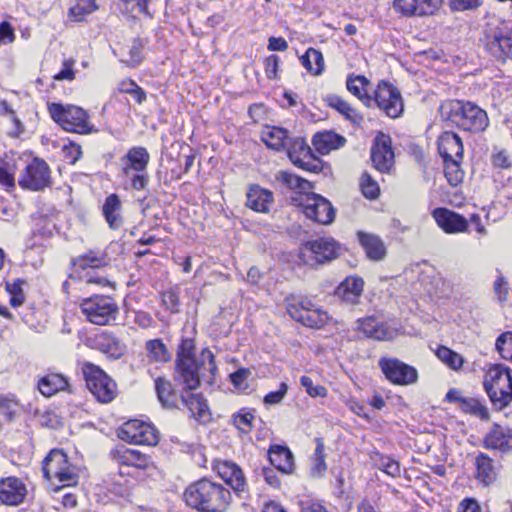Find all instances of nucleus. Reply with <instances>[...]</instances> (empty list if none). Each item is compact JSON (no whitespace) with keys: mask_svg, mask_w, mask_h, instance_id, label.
<instances>
[{"mask_svg":"<svg viewBox=\"0 0 512 512\" xmlns=\"http://www.w3.org/2000/svg\"><path fill=\"white\" fill-rule=\"evenodd\" d=\"M280 58L277 55H270L265 60V73L269 79L278 77Z\"/></svg>","mask_w":512,"mask_h":512,"instance_id":"nucleus-60","label":"nucleus"},{"mask_svg":"<svg viewBox=\"0 0 512 512\" xmlns=\"http://www.w3.org/2000/svg\"><path fill=\"white\" fill-rule=\"evenodd\" d=\"M463 159L443 160L445 166V176L449 184L453 187L458 186L464 179V171L461 169Z\"/></svg>","mask_w":512,"mask_h":512,"instance_id":"nucleus-46","label":"nucleus"},{"mask_svg":"<svg viewBox=\"0 0 512 512\" xmlns=\"http://www.w3.org/2000/svg\"><path fill=\"white\" fill-rule=\"evenodd\" d=\"M489 398L496 409L502 410L512 401V387H508V389H499L497 390L496 395H491Z\"/></svg>","mask_w":512,"mask_h":512,"instance_id":"nucleus-53","label":"nucleus"},{"mask_svg":"<svg viewBox=\"0 0 512 512\" xmlns=\"http://www.w3.org/2000/svg\"><path fill=\"white\" fill-rule=\"evenodd\" d=\"M143 47V42L139 38H135L131 41L130 45L122 47L119 53L114 51V54L119 56L120 61L128 67L135 68L143 61Z\"/></svg>","mask_w":512,"mask_h":512,"instance_id":"nucleus-35","label":"nucleus"},{"mask_svg":"<svg viewBox=\"0 0 512 512\" xmlns=\"http://www.w3.org/2000/svg\"><path fill=\"white\" fill-rule=\"evenodd\" d=\"M270 463L279 471L291 474L294 471V457L290 449L282 445H272L268 451Z\"/></svg>","mask_w":512,"mask_h":512,"instance_id":"nucleus-31","label":"nucleus"},{"mask_svg":"<svg viewBox=\"0 0 512 512\" xmlns=\"http://www.w3.org/2000/svg\"><path fill=\"white\" fill-rule=\"evenodd\" d=\"M303 209L306 217L320 224H330L335 218V210L331 203L318 194L306 196Z\"/></svg>","mask_w":512,"mask_h":512,"instance_id":"nucleus-18","label":"nucleus"},{"mask_svg":"<svg viewBox=\"0 0 512 512\" xmlns=\"http://www.w3.org/2000/svg\"><path fill=\"white\" fill-rule=\"evenodd\" d=\"M477 479L484 485L491 484L496 479V472L492 460L484 453L476 457Z\"/></svg>","mask_w":512,"mask_h":512,"instance_id":"nucleus-42","label":"nucleus"},{"mask_svg":"<svg viewBox=\"0 0 512 512\" xmlns=\"http://www.w3.org/2000/svg\"><path fill=\"white\" fill-rule=\"evenodd\" d=\"M371 160L378 171L382 173L390 171L394 164V152L388 135L379 133L376 136L371 149Z\"/></svg>","mask_w":512,"mask_h":512,"instance_id":"nucleus-19","label":"nucleus"},{"mask_svg":"<svg viewBox=\"0 0 512 512\" xmlns=\"http://www.w3.org/2000/svg\"><path fill=\"white\" fill-rule=\"evenodd\" d=\"M340 246L331 237H321L307 241L300 249V258L308 265H320L339 256Z\"/></svg>","mask_w":512,"mask_h":512,"instance_id":"nucleus-9","label":"nucleus"},{"mask_svg":"<svg viewBox=\"0 0 512 512\" xmlns=\"http://www.w3.org/2000/svg\"><path fill=\"white\" fill-rule=\"evenodd\" d=\"M379 467L386 474L392 477H398L401 472L399 463L390 457H382L380 459Z\"/></svg>","mask_w":512,"mask_h":512,"instance_id":"nucleus-59","label":"nucleus"},{"mask_svg":"<svg viewBox=\"0 0 512 512\" xmlns=\"http://www.w3.org/2000/svg\"><path fill=\"white\" fill-rule=\"evenodd\" d=\"M23 284L24 281L21 279H17L13 283H6V290L11 295L10 304L12 307H19L24 303Z\"/></svg>","mask_w":512,"mask_h":512,"instance_id":"nucleus-50","label":"nucleus"},{"mask_svg":"<svg viewBox=\"0 0 512 512\" xmlns=\"http://www.w3.org/2000/svg\"><path fill=\"white\" fill-rule=\"evenodd\" d=\"M300 383L311 397H325L327 395V389L322 385H314L312 379L308 376H302Z\"/></svg>","mask_w":512,"mask_h":512,"instance_id":"nucleus-55","label":"nucleus"},{"mask_svg":"<svg viewBox=\"0 0 512 512\" xmlns=\"http://www.w3.org/2000/svg\"><path fill=\"white\" fill-rule=\"evenodd\" d=\"M357 236L361 246L371 260L379 261L384 258L386 248L378 236L365 232H358Z\"/></svg>","mask_w":512,"mask_h":512,"instance_id":"nucleus-34","label":"nucleus"},{"mask_svg":"<svg viewBox=\"0 0 512 512\" xmlns=\"http://www.w3.org/2000/svg\"><path fill=\"white\" fill-rule=\"evenodd\" d=\"M0 185L6 189H10L15 186L14 171L5 163H0Z\"/></svg>","mask_w":512,"mask_h":512,"instance_id":"nucleus-57","label":"nucleus"},{"mask_svg":"<svg viewBox=\"0 0 512 512\" xmlns=\"http://www.w3.org/2000/svg\"><path fill=\"white\" fill-rule=\"evenodd\" d=\"M108 264L105 253L90 250L72 260L70 278L85 281L87 284H96L100 287H111L114 283L95 273L96 269Z\"/></svg>","mask_w":512,"mask_h":512,"instance_id":"nucleus-4","label":"nucleus"},{"mask_svg":"<svg viewBox=\"0 0 512 512\" xmlns=\"http://www.w3.org/2000/svg\"><path fill=\"white\" fill-rule=\"evenodd\" d=\"M508 387H512V376L508 367L498 364L488 370L484 379L488 396L496 395L497 390Z\"/></svg>","mask_w":512,"mask_h":512,"instance_id":"nucleus-24","label":"nucleus"},{"mask_svg":"<svg viewBox=\"0 0 512 512\" xmlns=\"http://www.w3.org/2000/svg\"><path fill=\"white\" fill-rule=\"evenodd\" d=\"M219 476L242 499L248 498V487L242 469L233 462L224 461L217 468Z\"/></svg>","mask_w":512,"mask_h":512,"instance_id":"nucleus-20","label":"nucleus"},{"mask_svg":"<svg viewBox=\"0 0 512 512\" xmlns=\"http://www.w3.org/2000/svg\"><path fill=\"white\" fill-rule=\"evenodd\" d=\"M379 366L385 377L393 384L410 385L417 381L416 369L396 358L383 357L379 361Z\"/></svg>","mask_w":512,"mask_h":512,"instance_id":"nucleus-15","label":"nucleus"},{"mask_svg":"<svg viewBox=\"0 0 512 512\" xmlns=\"http://www.w3.org/2000/svg\"><path fill=\"white\" fill-rule=\"evenodd\" d=\"M364 281L360 277H347L335 290V295L343 302L355 305L363 292Z\"/></svg>","mask_w":512,"mask_h":512,"instance_id":"nucleus-28","label":"nucleus"},{"mask_svg":"<svg viewBox=\"0 0 512 512\" xmlns=\"http://www.w3.org/2000/svg\"><path fill=\"white\" fill-rule=\"evenodd\" d=\"M377 107L390 118H398L404 111V103L400 91L391 83L381 80L372 97Z\"/></svg>","mask_w":512,"mask_h":512,"instance_id":"nucleus-12","label":"nucleus"},{"mask_svg":"<svg viewBox=\"0 0 512 512\" xmlns=\"http://www.w3.org/2000/svg\"><path fill=\"white\" fill-rule=\"evenodd\" d=\"M230 499L227 489L206 478L190 484L183 494L186 505L198 512H225Z\"/></svg>","mask_w":512,"mask_h":512,"instance_id":"nucleus-1","label":"nucleus"},{"mask_svg":"<svg viewBox=\"0 0 512 512\" xmlns=\"http://www.w3.org/2000/svg\"><path fill=\"white\" fill-rule=\"evenodd\" d=\"M84 343L87 348L98 350L99 352H111L123 348L122 342L107 331L88 335Z\"/></svg>","mask_w":512,"mask_h":512,"instance_id":"nucleus-30","label":"nucleus"},{"mask_svg":"<svg viewBox=\"0 0 512 512\" xmlns=\"http://www.w3.org/2000/svg\"><path fill=\"white\" fill-rule=\"evenodd\" d=\"M155 389L157 392V397L165 408H178V402L180 401V397L177 392L172 388V384L170 381L164 378H157L155 380Z\"/></svg>","mask_w":512,"mask_h":512,"instance_id":"nucleus-37","label":"nucleus"},{"mask_svg":"<svg viewBox=\"0 0 512 512\" xmlns=\"http://www.w3.org/2000/svg\"><path fill=\"white\" fill-rule=\"evenodd\" d=\"M478 502L473 498H465L459 504L457 512H480Z\"/></svg>","mask_w":512,"mask_h":512,"instance_id":"nucleus-64","label":"nucleus"},{"mask_svg":"<svg viewBox=\"0 0 512 512\" xmlns=\"http://www.w3.org/2000/svg\"><path fill=\"white\" fill-rule=\"evenodd\" d=\"M80 310L88 322L99 326L111 325L119 316L118 303L109 295L94 294L82 299Z\"/></svg>","mask_w":512,"mask_h":512,"instance_id":"nucleus-5","label":"nucleus"},{"mask_svg":"<svg viewBox=\"0 0 512 512\" xmlns=\"http://www.w3.org/2000/svg\"><path fill=\"white\" fill-rule=\"evenodd\" d=\"M300 60L305 69L313 75H320L324 70V58L317 49H307Z\"/></svg>","mask_w":512,"mask_h":512,"instance_id":"nucleus-45","label":"nucleus"},{"mask_svg":"<svg viewBox=\"0 0 512 512\" xmlns=\"http://www.w3.org/2000/svg\"><path fill=\"white\" fill-rule=\"evenodd\" d=\"M441 0H395L394 8L407 16H430L440 8Z\"/></svg>","mask_w":512,"mask_h":512,"instance_id":"nucleus-22","label":"nucleus"},{"mask_svg":"<svg viewBox=\"0 0 512 512\" xmlns=\"http://www.w3.org/2000/svg\"><path fill=\"white\" fill-rule=\"evenodd\" d=\"M495 348L497 352H512V332L502 333L496 340Z\"/></svg>","mask_w":512,"mask_h":512,"instance_id":"nucleus-62","label":"nucleus"},{"mask_svg":"<svg viewBox=\"0 0 512 512\" xmlns=\"http://www.w3.org/2000/svg\"><path fill=\"white\" fill-rule=\"evenodd\" d=\"M261 139L270 149L280 151L286 149L291 151V139L288 131L276 126H266L261 133Z\"/></svg>","mask_w":512,"mask_h":512,"instance_id":"nucleus-29","label":"nucleus"},{"mask_svg":"<svg viewBox=\"0 0 512 512\" xmlns=\"http://www.w3.org/2000/svg\"><path fill=\"white\" fill-rule=\"evenodd\" d=\"M273 193L259 185H251L247 192L246 206L259 213H268L273 204Z\"/></svg>","mask_w":512,"mask_h":512,"instance_id":"nucleus-27","label":"nucleus"},{"mask_svg":"<svg viewBox=\"0 0 512 512\" xmlns=\"http://www.w3.org/2000/svg\"><path fill=\"white\" fill-rule=\"evenodd\" d=\"M325 101L327 105L340 114H342L347 120L351 121L354 124H359L362 120V117L357 113V111L350 106L344 99L335 94H329L326 96Z\"/></svg>","mask_w":512,"mask_h":512,"instance_id":"nucleus-41","label":"nucleus"},{"mask_svg":"<svg viewBox=\"0 0 512 512\" xmlns=\"http://www.w3.org/2000/svg\"><path fill=\"white\" fill-rule=\"evenodd\" d=\"M122 202L120 197L113 193L106 197L102 213L111 229H119L123 224Z\"/></svg>","mask_w":512,"mask_h":512,"instance_id":"nucleus-32","label":"nucleus"},{"mask_svg":"<svg viewBox=\"0 0 512 512\" xmlns=\"http://www.w3.org/2000/svg\"><path fill=\"white\" fill-rule=\"evenodd\" d=\"M43 476L50 482L53 490L78 483V474L68 461L67 455L61 449H53L42 462Z\"/></svg>","mask_w":512,"mask_h":512,"instance_id":"nucleus-3","label":"nucleus"},{"mask_svg":"<svg viewBox=\"0 0 512 512\" xmlns=\"http://www.w3.org/2000/svg\"><path fill=\"white\" fill-rule=\"evenodd\" d=\"M482 0H450V5L453 10L464 11L474 9L481 5Z\"/></svg>","mask_w":512,"mask_h":512,"instance_id":"nucleus-63","label":"nucleus"},{"mask_svg":"<svg viewBox=\"0 0 512 512\" xmlns=\"http://www.w3.org/2000/svg\"><path fill=\"white\" fill-rule=\"evenodd\" d=\"M438 358L453 370H458L462 367L464 360L461 354H436Z\"/></svg>","mask_w":512,"mask_h":512,"instance_id":"nucleus-61","label":"nucleus"},{"mask_svg":"<svg viewBox=\"0 0 512 512\" xmlns=\"http://www.w3.org/2000/svg\"><path fill=\"white\" fill-rule=\"evenodd\" d=\"M295 145H299L301 152L304 154V158H300L299 156H296L294 152L289 151V158L292 163L309 172H321L323 168L322 161L318 158L311 157V149L305 145L304 141L297 140L295 141Z\"/></svg>","mask_w":512,"mask_h":512,"instance_id":"nucleus-33","label":"nucleus"},{"mask_svg":"<svg viewBox=\"0 0 512 512\" xmlns=\"http://www.w3.org/2000/svg\"><path fill=\"white\" fill-rule=\"evenodd\" d=\"M68 380L61 374L51 373L38 382V389L45 397H51L59 391L67 389Z\"/></svg>","mask_w":512,"mask_h":512,"instance_id":"nucleus-38","label":"nucleus"},{"mask_svg":"<svg viewBox=\"0 0 512 512\" xmlns=\"http://www.w3.org/2000/svg\"><path fill=\"white\" fill-rule=\"evenodd\" d=\"M162 303L171 313L179 312V295L175 290H168L162 293Z\"/></svg>","mask_w":512,"mask_h":512,"instance_id":"nucleus-56","label":"nucleus"},{"mask_svg":"<svg viewBox=\"0 0 512 512\" xmlns=\"http://www.w3.org/2000/svg\"><path fill=\"white\" fill-rule=\"evenodd\" d=\"M443 120L450 121L457 127L470 132H481L489 123L487 113L470 101L445 100L439 107Z\"/></svg>","mask_w":512,"mask_h":512,"instance_id":"nucleus-2","label":"nucleus"},{"mask_svg":"<svg viewBox=\"0 0 512 512\" xmlns=\"http://www.w3.org/2000/svg\"><path fill=\"white\" fill-rule=\"evenodd\" d=\"M360 187L366 198L376 199L379 196V185L368 173H363L361 176Z\"/></svg>","mask_w":512,"mask_h":512,"instance_id":"nucleus-51","label":"nucleus"},{"mask_svg":"<svg viewBox=\"0 0 512 512\" xmlns=\"http://www.w3.org/2000/svg\"><path fill=\"white\" fill-rule=\"evenodd\" d=\"M288 391V386L286 383L282 382L277 391H272L266 394L264 397V403L266 405H276L283 401Z\"/></svg>","mask_w":512,"mask_h":512,"instance_id":"nucleus-58","label":"nucleus"},{"mask_svg":"<svg viewBox=\"0 0 512 512\" xmlns=\"http://www.w3.org/2000/svg\"><path fill=\"white\" fill-rule=\"evenodd\" d=\"M180 402L190 411L191 416L199 421H205L209 417L208 406L199 394L181 395Z\"/></svg>","mask_w":512,"mask_h":512,"instance_id":"nucleus-39","label":"nucleus"},{"mask_svg":"<svg viewBox=\"0 0 512 512\" xmlns=\"http://www.w3.org/2000/svg\"><path fill=\"white\" fill-rule=\"evenodd\" d=\"M203 356L204 354H177L174 381L184 389H197L205 364Z\"/></svg>","mask_w":512,"mask_h":512,"instance_id":"nucleus-8","label":"nucleus"},{"mask_svg":"<svg viewBox=\"0 0 512 512\" xmlns=\"http://www.w3.org/2000/svg\"><path fill=\"white\" fill-rule=\"evenodd\" d=\"M506 35L507 31L503 28L502 23L489 27L485 33L483 40L485 50L498 61L511 58V46L508 45Z\"/></svg>","mask_w":512,"mask_h":512,"instance_id":"nucleus-17","label":"nucleus"},{"mask_svg":"<svg viewBox=\"0 0 512 512\" xmlns=\"http://www.w3.org/2000/svg\"><path fill=\"white\" fill-rule=\"evenodd\" d=\"M370 81L362 76H350L347 79L346 86L349 92L361 100L366 106H370L372 103V96L368 94V86Z\"/></svg>","mask_w":512,"mask_h":512,"instance_id":"nucleus-40","label":"nucleus"},{"mask_svg":"<svg viewBox=\"0 0 512 512\" xmlns=\"http://www.w3.org/2000/svg\"><path fill=\"white\" fill-rule=\"evenodd\" d=\"M48 110L52 119L68 132L89 134L95 131L87 112L78 106L52 103Z\"/></svg>","mask_w":512,"mask_h":512,"instance_id":"nucleus-7","label":"nucleus"},{"mask_svg":"<svg viewBox=\"0 0 512 512\" xmlns=\"http://www.w3.org/2000/svg\"><path fill=\"white\" fill-rule=\"evenodd\" d=\"M316 448L314 454L311 457V469L310 474L315 478L322 477L326 470L327 465L325 462V446L321 438H315Z\"/></svg>","mask_w":512,"mask_h":512,"instance_id":"nucleus-44","label":"nucleus"},{"mask_svg":"<svg viewBox=\"0 0 512 512\" xmlns=\"http://www.w3.org/2000/svg\"><path fill=\"white\" fill-rule=\"evenodd\" d=\"M312 143L319 153L327 154L331 150L343 146L345 138L332 131H325L315 134Z\"/></svg>","mask_w":512,"mask_h":512,"instance_id":"nucleus-36","label":"nucleus"},{"mask_svg":"<svg viewBox=\"0 0 512 512\" xmlns=\"http://www.w3.org/2000/svg\"><path fill=\"white\" fill-rule=\"evenodd\" d=\"M27 495L25 484L17 477L0 479V503L7 506H18Z\"/></svg>","mask_w":512,"mask_h":512,"instance_id":"nucleus-21","label":"nucleus"},{"mask_svg":"<svg viewBox=\"0 0 512 512\" xmlns=\"http://www.w3.org/2000/svg\"><path fill=\"white\" fill-rule=\"evenodd\" d=\"M82 370L87 388L98 401L108 403L114 399L116 384L103 370L90 363Z\"/></svg>","mask_w":512,"mask_h":512,"instance_id":"nucleus-11","label":"nucleus"},{"mask_svg":"<svg viewBox=\"0 0 512 512\" xmlns=\"http://www.w3.org/2000/svg\"><path fill=\"white\" fill-rule=\"evenodd\" d=\"M487 449L506 452L512 449V429L494 424L484 438Z\"/></svg>","mask_w":512,"mask_h":512,"instance_id":"nucleus-25","label":"nucleus"},{"mask_svg":"<svg viewBox=\"0 0 512 512\" xmlns=\"http://www.w3.org/2000/svg\"><path fill=\"white\" fill-rule=\"evenodd\" d=\"M120 161L122 173L130 179L131 187L137 191L146 189L149 182L147 166L150 161L147 149L141 146L132 147Z\"/></svg>","mask_w":512,"mask_h":512,"instance_id":"nucleus-6","label":"nucleus"},{"mask_svg":"<svg viewBox=\"0 0 512 512\" xmlns=\"http://www.w3.org/2000/svg\"><path fill=\"white\" fill-rule=\"evenodd\" d=\"M438 226L446 233L465 232L468 222L462 215L447 208H436L432 213Z\"/></svg>","mask_w":512,"mask_h":512,"instance_id":"nucleus-23","label":"nucleus"},{"mask_svg":"<svg viewBox=\"0 0 512 512\" xmlns=\"http://www.w3.org/2000/svg\"><path fill=\"white\" fill-rule=\"evenodd\" d=\"M254 415L245 410H241L233 415V423L240 431L249 433L252 430V421Z\"/></svg>","mask_w":512,"mask_h":512,"instance_id":"nucleus-52","label":"nucleus"},{"mask_svg":"<svg viewBox=\"0 0 512 512\" xmlns=\"http://www.w3.org/2000/svg\"><path fill=\"white\" fill-rule=\"evenodd\" d=\"M463 412L480 418L481 420L489 419L488 409L476 398L466 397L462 400L460 408Z\"/></svg>","mask_w":512,"mask_h":512,"instance_id":"nucleus-48","label":"nucleus"},{"mask_svg":"<svg viewBox=\"0 0 512 512\" xmlns=\"http://www.w3.org/2000/svg\"><path fill=\"white\" fill-rule=\"evenodd\" d=\"M251 375V371L247 368H240L234 373L230 374V380L235 388L245 391L248 389V378Z\"/></svg>","mask_w":512,"mask_h":512,"instance_id":"nucleus-54","label":"nucleus"},{"mask_svg":"<svg viewBox=\"0 0 512 512\" xmlns=\"http://www.w3.org/2000/svg\"><path fill=\"white\" fill-rule=\"evenodd\" d=\"M97 9L96 0H76V4L69 10V17L75 22H81L87 14Z\"/></svg>","mask_w":512,"mask_h":512,"instance_id":"nucleus-47","label":"nucleus"},{"mask_svg":"<svg viewBox=\"0 0 512 512\" xmlns=\"http://www.w3.org/2000/svg\"><path fill=\"white\" fill-rule=\"evenodd\" d=\"M438 151L443 160L463 159L464 149L461 138L454 132H443L438 139Z\"/></svg>","mask_w":512,"mask_h":512,"instance_id":"nucleus-26","label":"nucleus"},{"mask_svg":"<svg viewBox=\"0 0 512 512\" xmlns=\"http://www.w3.org/2000/svg\"><path fill=\"white\" fill-rule=\"evenodd\" d=\"M356 329L363 333L366 338L376 341H390L399 334L398 328L373 316L359 319L356 323Z\"/></svg>","mask_w":512,"mask_h":512,"instance_id":"nucleus-16","label":"nucleus"},{"mask_svg":"<svg viewBox=\"0 0 512 512\" xmlns=\"http://www.w3.org/2000/svg\"><path fill=\"white\" fill-rule=\"evenodd\" d=\"M121 461L128 466L145 469L149 465V458L142 452L134 449H126L121 455Z\"/></svg>","mask_w":512,"mask_h":512,"instance_id":"nucleus-49","label":"nucleus"},{"mask_svg":"<svg viewBox=\"0 0 512 512\" xmlns=\"http://www.w3.org/2000/svg\"><path fill=\"white\" fill-rule=\"evenodd\" d=\"M276 179L287 188L297 190L300 193H307L313 189L310 181L290 172L282 171L276 176Z\"/></svg>","mask_w":512,"mask_h":512,"instance_id":"nucleus-43","label":"nucleus"},{"mask_svg":"<svg viewBox=\"0 0 512 512\" xmlns=\"http://www.w3.org/2000/svg\"><path fill=\"white\" fill-rule=\"evenodd\" d=\"M287 312L295 321L313 329H320L331 320L327 311L309 300L289 302Z\"/></svg>","mask_w":512,"mask_h":512,"instance_id":"nucleus-10","label":"nucleus"},{"mask_svg":"<svg viewBox=\"0 0 512 512\" xmlns=\"http://www.w3.org/2000/svg\"><path fill=\"white\" fill-rule=\"evenodd\" d=\"M118 437L128 443L140 445H156L158 442L157 431L151 425L139 421L130 420L118 430Z\"/></svg>","mask_w":512,"mask_h":512,"instance_id":"nucleus-14","label":"nucleus"},{"mask_svg":"<svg viewBox=\"0 0 512 512\" xmlns=\"http://www.w3.org/2000/svg\"><path fill=\"white\" fill-rule=\"evenodd\" d=\"M18 183L21 188L41 191L51 184V171L48 164L40 158H34L21 172Z\"/></svg>","mask_w":512,"mask_h":512,"instance_id":"nucleus-13","label":"nucleus"}]
</instances>
